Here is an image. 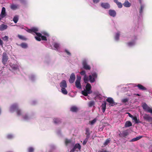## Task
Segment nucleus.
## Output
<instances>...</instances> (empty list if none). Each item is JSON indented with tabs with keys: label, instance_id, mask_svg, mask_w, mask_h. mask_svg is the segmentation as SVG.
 Instances as JSON below:
<instances>
[{
	"label": "nucleus",
	"instance_id": "f3484780",
	"mask_svg": "<svg viewBox=\"0 0 152 152\" xmlns=\"http://www.w3.org/2000/svg\"><path fill=\"white\" fill-rule=\"evenodd\" d=\"M129 134L127 130L123 131L122 133L119 134V135L121 137H125Z\"/></svg>",
	"mask_w": 152,
	"mask_h": 152
},
{
	"label": "nucleus",
	"instance_id": "9d476101",
	"mask_svg": "<svg viewBox=\"0 0 152 152\" xmlns=\"http://www.w3.org/2000/svg\"><path fill=\"white\" fill-rule=\"evenodd\" d=\"M101 6L105 9H108L110 7V6L109 4L107 3H102L101 4Z\"/></svg>",
	"mask_w": 152,
	"mask_h": 152
},
{
	"label": "nucleus",
	"instance_id": "5fc2aeb1",
	"mask_svg": "<svg viewBox=\"0 0 152 152\" xmlns=\"http://www.w3.org/2000/svg\"><path fill=\"white\" fill-rule=\"evenodd\" d=\"M127 113L128 114L129 116V117H131V118H133V116L132 115H131V114H130V113Z\"/></svg>",
	"mask_w": 152,
	"mask_h": 152
},
{
	"label": "nucleus",
	"instance_id": "a878e982",
	"mask_svg": "<svg viewBox=\"0 0 152 152\" xmlns=\"http://www.w3.org/2000/svg\"><path fill=\"white\" fill-rule=\"evenodd\" d=\"M82 94L85 96H88V94H90L92 92V91H91V92H89L88 91L86 90H84V91H82Z\"/></svg>",
	"mask_w": 152,
	"mask_h": 152
},
{
	"label": "nucleus",
	"instance_id": "dca6fc26",
	"mask_svg": "<svg viewBox=\"0 0 152 152\" xmlns=\"http://www.w3.org/2000/svg\"><path fill=\"white\" fill-rule=\"evenodd\" d=\"M106 103L105 101H104L102 102L101 107L103 113H104L105 110L106 109Z\"/></svg>",
	"mask_w": 152,
	"mask_h": 152
},
{
	"label": "nucleus",
	"instance_id": "09e8293b",
	"mask_svg": "<svg viewBox=\"0 0 152 152\" xmlns=\"http://www.w3.org/2000/svg\"><path fill=\"white\" fill-rule=\"evenodd\" d=\"M23 119L25 120H28L29 118L28 115L26 114L23 115Z\"/></svg>",
	"mask_w": 152,
	"mask_h": 152
},
{
	"label": "nucleus",
	"instance_id": "4be33fe9",
	"mask_svg": "<svg viewBox=\"0 0 152 152\" xmlns=\"http://www.w3.org/2000/svg\"><path fill=\"white\" fill-rule=\"evenodd\" d=\"M7 26L4 24H2L0 26V30L3 31L7 28Z\"/></svg>",
	"mask_w": 152,
	"mask_h": 152
},
{
	"label": "nucleus",
	"instance_id": "412c9836",
	"mask_svg": "<svg viewBox=\"0 0 152 152\" xmlns=\"http://www.w3.org/2000/svg\"><path fill=\"white\" fill-rule=\"evenodd\" d=\"M70 110L72 112H76L78 111V109L76 107L73 106L71 107Z\"/></svg>",
	"mask_w": 152,
	"mask_h": 152
},
{
	"label": "nucleus",
	"instance_id": "2eb2a0df",
	"mask_svg": "<svg viewBox=\"0 0 152 152\" xmlns=\"http://www.w3.org/2000/svg\"><path fill=\"white\" fill-rule=\"evenodd\" d=\"M109 14L110 16L114 17L116 15V12L114 10H109Z\"/></svg>",
	"mask_w": 152,
	"mask_h": 152
},
{
	"label": "nucleus",
	"instance_id": "4c0bfd02",
	"mask_svg": "<svg viewBox=\"0 0 152 152\" xmlns=\"http://www.w3.org/2000/svg\"><path fill=\"white\" fill-rule=\"evenodd\" d=\"M18 20V18L16 16H15L13 18V21L15 23H16Z\"/></svg>",
	"mask_w": 152,
	"mask_h": 152
},
{
	"label": "nucleus",
	"instance_id": "473e14b6",
	"mask_svg": "<svg viewBox=\"0 0 152 152\" xmlns=\"http://www.w3.org/2000/svg\"><path fill=\"white\" fill-rule=\"evenodd\" d=\"M89 80V78L86 75H85L83 77L84 82L85 83H87Z\"/></svg>",
	"mask_w": 152,
	"mask_h": 152
},
{
	"label": "nucleus",
	"instance_id": "680f3d73",
	"mask_svg": "<svg viewBox=\"0 0 152 152\" xmlns=\"http://www.w3.org/2000/svg\"><path fill=\"white\" fill-rule=\"evenodd\" d=\"M139 2L141 4H142V1H141V0H139Z\"/></svg>",
	"mask_w": 152,
	"mask_h": 152
},
{
	"label": "nucleus",
	"instance_id": "338daca9",
	"mask_svg": "<svg viewBox=\"0 0 152 152\" xmlns=\"http://www.w3.org/2000/svg\"><path fill=\"white\" fill-rule=\"evenodd\" d=\"M2 18H1V17H0V21L2 19Z\"/></svg>",
	"mask_w": 152,
	"mask_h": 152
},
{
	"label": "nucleus",
	"instance_id": "20e7f679",
	"mask_svg": "<svg viewBox=\"0 0 152 152\" xmlns=\"http://www.w3.org/2000/svg\"><path fill=\"white\" fill-rule=\"evenodd\" d=\"M9 58L7 54L6 53H4L2 55V61L3 64H7Z\"/></svg>",
	"mask_w": 152,
	"mask_h": 152
},
{
	"label": "nucleus",
	"instance_id": "49530a36",
	"mask_svg": "<svg viewBox=\"0 0 152 152\" xmlns=\"http://www.w3.org/2000/svg\"><path fill=\"white\" fill-rule=\"evenodd\" d=\"M94 104V102L93 101H91L88 103V106L89 107H92Z\"/></svg>",
	"mask_w": 152,
	"mask_h": 152
},
{
	"label": "nucleus",
	"instance_id": "ddd939ff",
	"mask_svg": "<svg viewBox=\"0 0 152 152\" xmlns=\"http://www.w3.org/2000/svg\"><path fill=\"white\" fill-rule=\"evenodd\" d=\"M60 86L61 88H66L67 87V85L66 82L65 80H63L60 83Z\"/></svg>",
	"mask_w": 152,
	"mask_h": 152
},
{
	"label": "nucleus",
	"instance_id": "423d86ee",
	"mask_svg": "<svg viewBox=\"0 0 152 152\" xmlns=\"http://www.w3.org/2000/svg\"><path fill=\"white\" fill-rule=\"evenodd\" d=\"M83 68L86 70H90L91 69L90 66L88 65L86 60H83L82 62Z\"/></svg>",
	"mask_w": 152,
	"mask_h": 152
},
{
	"label": "nucleus",
	"instance_id": "c03bdc74",
	"mask_svg": "<svg viewBox=\"0 0 152 152\" xmlns=\"http://www.w3.org/2000/svg\"><path fill=\"white\" fill-rule=\"evenodd\" d=\"M7 138L10 139L13 138V136L11 134H8L7 136Z\"/></svg>",
	"mask_w": 152,
	"mask_h": 152
},
{
	"label": "nucleus",
	"instance_id": "cd10ccee",
	"mask_svg": "<svg viewBox=\"0 0 152 152\" xmlns=\"http://www.w3.org/2000/svg\"><path fill=\"white\" fill-rule=\"evenodd\" d=\"M53 120L54 122L56 124H58L61 122V120L58 118H54Z\"/></svg>",
	"mask_w": 152,
	"mask_h": 152
},
{
	"label": "nucleus",
	"instance_id": "774afa93",
	"mask_svg": "<svg viewBox=\"0 0 152 152\" xmlns=\"http://www.w3.org/2000/svg\"><path fill=\"white\" fill-rule=\"evenodd\" d=\"M20 0V1L21 2H22V1H24V0Z\"/></svg>",
	"mask_w": 152,
	"mask_h": 152
},
{
	"label": "nucleus",
	"instance_id": "5701e85b",
	"mask_svg": "<svg viewBox=\"0 0 152 152\" xmlns=\"http://www.w3.org/2000/svg\"><path fill=\"white\" fill-rule=\"evenodd\" d=\"M137 86L140 90H146V88L140 84H138Z\"/></svg>",
	"mask_w": 152,
	"mask_h": 152
},
{
	"label": "nucleus",
	"instance_id": "0eeeda50",
	"mask_svg": "<svg viewBox=\"0 0 152 152\" xmlns=\"http://www.w3.org/2000/svg\"><path fill=\"white\" fill-rule=\"evenodd\" d=\"M75 79V76L74 73H72L71 75L69 80V82L71 83H73Z\"/></svg>",
	"mask_w": 152,
	"mask_h": 152
},
{
	"label": "nucleus",
	"instance_id": "6e6d98bb",
	"mask_svg": "<svg viewBox=\"0 0 152 152\" xmlns=\"http://www.w3.org/2000/svg\"><path fill=\"white\" fill-rule=\"evenodd\" d=\"M3 44V42L2 40L0 39V45L2 46Z\"/></svg>",
	"mask_w": 152,
	"mask_h": 152
},
{
	"label": "nucleus",
	"instance_id": "c9c22d12",
	"mask_svg": "<svg viewBox=\"0 0 152 152\" xmlns=\"http://www.w3.org/2000/svg\"><path fill=\"white\" fill-rule=\"evenodd\" d=\"M28 152H34V149L32 147H30L28 148Z\"/></svg>",
	"mask_w": 152,
	"mask_h": 152
},
{
	"label": "nucleus",
	"instance_id": "603ef678",
	"mask_svg": "<svg viewBox=\"0 0 152 152\" xmlns=\"http://www.w3.org/2000/svg\"><path fill=\"white\" fill-rule=\"evenodd\" d=\"M93 2L94 3H97L99 1V0H93Z\"/></svg>",
	"mask_w": 152,
	"mask_h": 152
},
{
	"label": "nucleus",
	"instance_id": "bf43d9fd",
	"mask_svg": "<svg viewBox=\"0 0 152 152\" xmlns=\"http://www.w3.org/2000/svg\"><path fill=\"white\" fill-rule=\"evenodd\" d=\"M114 1L116 4L119 2L118 1V0H114Z\"/></svg>",
	"mask_w": 152,
	"mask_h": 152
},
{
	"label": "nucleus",
	"instance_id": "c85d7f7f",
	"mask_svg": "<svg viewBox=\"0 0 152 152\" xmlns=\"http://www.w3.org/2000/svg\"><path fill=\"white\" fill-rule=\"evenodd\" d=\"M20 46L22 48H28V45L27 43H22L20 45Z\"/></svg>",
	"mask_w": 152,
	"mask_h": 152
},
{
	"label": "nucleus",
	"instance_id": "1a4fd4ad",
	"mask_svg": "<svg viewBox=\"0 0 152 152\" xmlns=\"http://www.w3.org/2000/svg\"><path fill=\"white\" fill-rule=\"evenodd\" d=\"M38 31V29L37 28H33L31 29H28L27 31L29 33H34L37 35V33H38L37 32Z\"/></svg>",
	"mask_w": 152,
	"mask_h": 152
},
{
	"label": "nucleus",
	"instance_id": "3c124183",
	"mask_svg": "<svg viewBox=\"0 0 152 152\" xmlns=\"http://www.w3.org/2000/svg\"><path fill=\"white\" fill-rule=\"evenodd\" d=\"M65 52L67 53V55H69V56H70L71 55V53L67 50L66 49V50H65Z\"/></svg>",
	"mask_w": 152,
	"mask_h": 152
},
{
	"label": "nucleus",
	"instance_id": "69168bd1",
	"mask_svg": "<svg viewBox=\"0 0 152 152\" xmlns=\"http://www.w3.org/2000/svg\"><path fill=\"white\" fill-rule=\"evenodd\" d=\"M137 95L138 96H140V95L139 94H137Z\"/></svg>",
	"mask_w": 152,
	"mask_h": 152
},
{
	"label": "nucleus",
	"instance_id": "4468645a",
	"mask_svg": "<svg viewBox=\"0 0 152 152\" xmlns=\"http://www.w3.org/2000/svg\"><path fill=\"white\" fill-rule=\"evenodd\" d=\"M142 107L145 111L147 112H148V110L150 108L145 103L143 104Z\"/></svg>",
	"mask_w": 152,
	"mask_h": 152
},
{
	"label": "nucleus",
	"instance_id": "37998d69",
	"mask_svg": "<svg viewBox=\"0 0 152 152\" xmlns=\"http://www.w3.org/2000/svg\"><path fill=\"white\" fill-rule=\"evenodd\" d=\"M89 138V137H86V138L84 140V141H83V145H85L86 144V143L87 142V141L88 140Z\"/></svg>",
	"mask_w": 152,
	"mask_h": 152
},
{
	"label": "nucleus",
	"instance_id": "2f4dec72",
	"mask_svg": "<svg viewBox=\"0 0 152 152\" xmlns=\"http://www.w3.org/2000/svg\"><path fill=\"white\" fill-rule=\"evenodd\" d=\"M133 120H134L135 123L136 124H138L139 123H140L139 119H137V117L136 116H133V118H132Z\"/></svg>",
	"mask_w": 152,
	"mask_h": 152
},
{
	"label": "nucleus",
	"instance_id": "39448f33",
	"mask_svg": "<svg viewBox=\"0 0 152 152\" xmlns=\"http://www.w3.org/2000/svg\"><path fill=\"white\" fill-rule=\"evenodd\" d=\"M81 77L79 76H77V79L75 82L76 87L79 89L81 88V85L80 84Z\"/></svg>",
	"mask_w": 152,
	"mask_h": 152
},
{
	"label": "nucleus",
	"instance_id": "e433bc0d",
	"mask_svg": "<svg viewBox=\"0 0 152 152\" xmlns=\"http://www.w3.org/2000/svg\"><path fill=\"white\" fill-rule=\"evenodd\" d=\"M54 47L56 49H57L59 47V44L56 43H54L53 44Z\"/></svg>",
	"mask_w": 152,
	"mask_h": 152
},
{
	"label": "nucleus",
	"instance_id": "c756f323",
	"mask_svg": "<svg viewBox=\"0 0 152 152\" xmlns=\"http://www.w3.org/2000/svg\"><path fill=\"white\" fill-rule=\"evenodd\" d=\"M132 126V124L130 121H127L125 124V127H129Z\"/></svg>",
	"mask_w": 152,
	"mask_h": 152
},
{
	"label": "nucleus",
	"instance_id": "393cba45",
	"mask_svg": "<svg viewBox=\"0 0 152 152\" xmlns=\"http://www.w3.org/2000/svg\"><path fill=\"white\" fill-rule=\"evenodd\" d=\"M86 137H89L90 132L89 129L88 128H87L86 129Z\"/></svg>",
	"mask_w": 152,
	"mask_h": 152
},
{
	"label": "nucleus",
	"instance_id": "13d9d810",
	"mask_svg": "<svg viewBox=\"0 0 152 152\" xmlns=\"http://www.w3.org/2000/svg\"><path fill=\"white\" fill-rule=\"evenodd\" d=\"M75 150L74 149V148H72V149L69 152H74Z\"/></svg>",
	"mask_w": 152,
	"mask_h": 152
},
{
	"label": "nucleus",
	"instance_id": "7c9ffc66",
	"mask_svg": "<svg viewBox=\"0 0 152 152\" xmlns=\"http://www.w3.org/2000/svg\"><path fill=\"white\" fill-rule=\"evenodd\" d=\"M61 88V92L64 94L66 95L67 94L68 92L66 90L65 88Z\"/></svg>",
	"mask_w": 152,
	"mask_h": 152
},
{
	"label": "nucleus",
	"instance_id": "f257e3e1",
	"mask_svg": "<svg viewBox=\"0 0 152 152\" xmlns=\"http://www.w3.org/2000/svg\"><path fill=\"white\" fill-rule=\"evenodd\" d=\"M10 110L11 111L15 110L18 115H20L22 114L21 110L18 108L16 104H14L12 105L10 107Z\"/></svg>",
	"mask_w": 152,
	"mask_h": 152
},
{
	"label": "nucleus",
	"instance_id": "f704fd0d",
	"mask_svg": "<svg viewBox=\"0 0 152 152\" xmlns=\"http://www.w3.org/2000/svg\"><path fill=\"white\" fill-rule=\"evenodd\" d=\"M71 140H70L66 139L65 140V144L66 146H67L68 144L71 142Z\"/></svg>",
	"mask_w": 152,
	"mask_h": 152
},
{
	"label": "nucleus",
	"instance_id": "a211bd4d",
	"mask_svg": "<svg viewBox=\"0 0 152 152\" xmlns=\"http://www.w3.org/2000/svg\"><path fill=\"white\" fill-rule=\"evenodd\" d=\"M123 5L125 7H129L131 6V4L128 1L126 0L123 4Z\"/></svg>",
	"mask_w": 152,
	"mask_h": 152
},
{
	"label": "nucleus",
	"instance_id": "bb28decb",
	"mask_svg": "<svg viewBox=\"0 0 152 152\" xmlns=\"http://www.w3.org/2000/svg\"><path fill=\"white\" fill-rule=\"evenodd\" d=\"M73 148L75 150H76L77 149H78L80 151L81 148V147L79 144L77 143L75 145Z\"/></svg>",
	"mask_w": 152,
	"mask_h": 152
},
{
	"label": "nucleus",
	"instance_id": "6e6552de",
	"mask_svg": "<svg viewBox=\"0 0 152 152\" xmlns=\"http://www.w3.org/2000/svg\"><path fill=\"white\" fill-rule=\"evenodd\" d=\"M143 117L144 120L148 122H150L152 120V118L149 115L145 114Z\"/></svg>",
	"mask_w": 152,
	"mask_h": 152
},
{
	"label": "nucleus",
	"instance_id": "052dcab7",
	"mask_svg": "<svg viewBox=\"0 0 152 152\" xmlns=\"http://www.w3.org/2000/svg\"><path fill=\"white\" fill-rule=\"evenodd\" d=\"M98 152H107V151H106V150H104V151H99Z\"/></svg>",
	"mask_w": 152,
	"mask_h": 152
},
{
	"label": "nucleus",
	"instance_id": "aec40b11",
	"mask_svg": "<svg viewBox=\"0 0 152 152\" xmlns=\"http://www.w3.org/2000/svg\"><path fill=\"white\" fill-rule=\"evenodd\" d=\"M10 8L13 10H15L18 8V5L17 4H12L10 5Z\"/></svg>",
	"mask_w": 152,
	"mask_h": 152
},
{
	"label": "nucleus",
	"instance_id": "7ed1b4c3",
	"mask_svg": "<svg viewBox=\"0 0 152 152\" xmlns=\"http://www.w3.org/2000/svg\"><path fill=\"white\" fill-rule=\"evenodd\" d=\"M97 77V74L96 72L92 74V75L89 76V80L91 83H93L95 81V79Z\"/></svg>",
	"mask_w": 152,
	"mask_h": 152
},
{
	"label": "nucleus",
	"instance_id": "f8f14e48",
	"mask_svg": "<svg viewBox=\"0 0 152 152\" xmlns=\"http://www.w3.org/2000/svg\"><path fill=\"white\" fill-rule=\"evenodd\" d=\"M106 101L107 102L110 103L111 106H113L115 104V102L113 99L111 97L108 98L107 99Z\"/></svg>",
	"mask_w": 152,
	"mask_h": 152
},
{
	"label": "nucleus",
	"instance_id": "ea45409f",
	"mask_svg": "<svg viewBox=\"0 0 152 152\" xmlns=\"http://www.w3.org/2000/svg\"><path fill=\"white\" fill-rule=\"evenodd\" d=\"M96 121V119H94L91 121H89V123L91 125H93Z\"/></svg>",
	"mask_w": 152,
	"mask_h": 152
},
{
	"label": "nucleus",
	"instance_id": "a19ab883",
	"mask_svg": "<svg viewBox=\"0 0 152 152\" xmlns=\"http://www.w3.org/2000/svg\"><path fill=\"white\" fill-rule=\"evenodd\" d=\"M118 7L119 8H121L123 7V4L120 2H118L116 4Z\"/></svg>",
	"mask_w": 152,
	"mask_h": 152
},
{
	"label": "nucleus",
	"instance_id": "8fccbe9b",
	"mask_svg": "<svg viewBox=\"0 0 152 152\" xmlns=\"http://www.w3.org/2000/svg\"><path fill=\"white\" fill-rule=\"evenodd\" d=\"M36 40L38 41H40L41 40H42L46 41L47 39H36Z\"/></svg>",
	"mask_w": 152,
	"mask_h": 152
},
{
	"label": "nucleus",
	"instance_id": "e2e57ef3",
	"mask_svg": "<svg viewBox=\"0 0 152 152\" xmlns=\"http://www.w3.org/2000/svg\"><path fill=\"white\" fill-rule=\"evenodd\" d=\"M18 37H19V38H23V37H22L20 36H19Z\"/></svg>",
	"mask_w": 152,
	"mask_h": 152
},
{
	"label": "nucleus",
	"instance_id": "f03ea898",
	"mask_svg": "<svg viewBox=\"0 0 152 152\" xmlns=\"http://www.w3.org/2000/svg\"><path fill=\"white\" fill-rule=\"evenodd\" d=\"M37 35L38 37H35V38H39L38 37H41V38H46L49 37V34L47 31H43L41 32V33H37Z\"/></svg>",
	"mask_w": 152,
	"mask_h": 152
},
{
	"label": "nucleus",
	"instance_id": "72a5a7b5",
	"mask_svg": "<svg viewBox=\"0 0 152 152\" xmlns=\"http://www.w3.org/2000/svg\"><path fill=\"white\" fill-rule=\"evenodd\" d=\"M110 141V138L107 139L105 142H104V145L106 146L109 144Z\"/></svg>",
	"mask_w": 152,
	"mask_h": 152
},
{
	"label": "nucleus",
	"instance_id": "79ce46f5",
	"mask_svg": "<svg viewBox=\"0 0 152 152\" xmlns=\"http://www.w3.org/2000/svg\"><path fill=\"white\" fill-rule=\"evenodd\" d=\"M129 101V99L128 98H125L122 99L121 102L123 103H125L128 102Z\"/></svg>",
	"mask_w": 152,
	"mask_h": 152
},
{
	"label": "nucleus",
	"instance_id": "4d7b16f0",
	"mask_svg": "<svg viewBox=\"0 0 152 152\" xmlns=\"http://www.w3.org/2000/svg\"><path fill=\"white\" fill-rule=\"evenodd\" d=\"M148 112L152 114V108H150Z\"/></svg>",
	"mask_w": 152,
	"mask_h": 152
},
{
	"label": "nucleus",
	"instance_id": "864d4df0",
	"mask_svg": "<svg viewBox=\"0 0 152 152\" xmlns=\"http://www.w3.org/2000/svg\"><path fill=\"white\" fill-rule=\"evenodd\" d=\"M120 34L119 33H118L116 34V38H118L119 37Z\"/></svg>",
	"mask_w": 152,
	"mask_h": 152
},
{
	"label": "nucleus",
	"instance_id": "a18cd8bd",
	"mask_svg": "<svg viewBox=\"0 0 152 152\" xmlns=\"http://www.w3.org/2000/svg\"><path fill=\"white\" fill-rule=\"evenodd\" d=\"M128 46H131L134 44V42H131L127 43Z\"/></svg>",
	"mask_w": 152,
	"mask_h": 152
},
{
	"label": "nucleus",
	"instance_id": "58836bf2",
	"mask_svg": "<svg viewBox=\"0 0 152 152\" xmlns=\"http://www.w3.org/2000/svg\"><path fill=\"white\" fill-rule=\"evenodd\" d=\"M144 8V6L143 5H140V14H141Z\"/></svg>",
	"mask_w": 152,
	"mask_h": 152
},
{
	"label": "nucleus",
	"instance_id": "0e129e2a",
	"mask_svg": "<svg viewBox=\"0 0 152 152\" xmlns=\"http://www.w3.org/2000/svg\"><path fill=\"white\" fill-rule=\"evenodd\" d=\"M4 38H8V37L7 36H5L4 37Z\"/></svg>",
	"mask_w": 152,
	"mask_h": 152
},
{
	"label": "nucleus",
	"instance_id": "9b49d317",
	"mask_svg": "<svg viewBox=\"0 0 152 152\" xmlns=\"http://www.w3.org/2000/svg\"><path fill=\"white\" fill-rule=\"evenodd\" d=\"M6 15L5 8L4 7H3L2 8L1 12L0 14V17L3 18Z\"/></svg>",
	"mask_w": 152,
	"mask_h": 152
},
{
	"label": "nucleus",
	"instance_id": "6ab92c4d",
	"mask_svg": "<svg viewBox=\"0 0 152 152\" xmlns=\"http://www.w3.org/2000/svg\"><path fill=\"white\" fill-rule=\"evenodd\" d=\"M91 85L89 83H87L86 86V90L89 92H91Z\"/></svg>",
	"mask_w": 152,
	"mask_h": 152
},
{
	"label": "nucleus",
	"instance_id": "b1692460",
	"mask_svg": "<svg viewBox=\"0 0 152 152\" xmlns=\"http://www.w3.org/2000/svg\"><path fill=\"white\" fill-rule=\"evenodd\" d=\"M142 137H143L142 136H139L136 137V138H134L130 140V141L134 142V141H137L138 140H139Z\"/></svg>",
	"mask_w": 152,
	"mask_h": 152
},
{
	"label": "nucleus",
	"instance_id": "de8ad7c7",
	"mask_svg": "<svg viewBox=\"0 0 152 152\" xmlns=\"http://www.w3.org/2000/svg\"><path fill=\"white\" fill-rule=\"evenodd\" d=\"M80 74L81 75H84V76L85 75H86V72L84 70H82L81 72H80Z\"/></svg>",
	"mask_w": 152,
	"mask_h": 152
}]
</instances>
